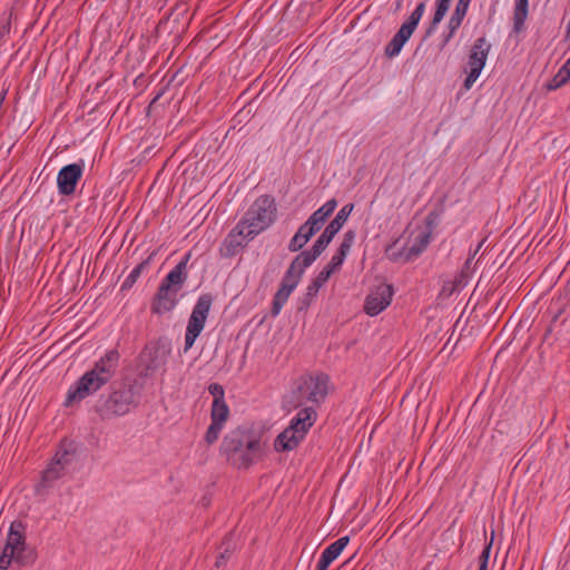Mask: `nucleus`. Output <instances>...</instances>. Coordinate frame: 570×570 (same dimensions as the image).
<instances>
[{"label": "nucleus", "instance_id": "obj_1", "mask_svg": "<svg viewBox=\"0 0 570 570\" xmlns=\"http://www.w3.org/2000/svg\"><path fill=\"white\" fill-rule=\"evenodd\" d=\"M117 346L125 355L121 384L96 404V412L102 420L127 414L139 404L142 392V347L139 335H124Z\"/></svg>", "mask_w": 570, "mask_h": 570}, {"label": "nucleus", "instance_id": "obj_2", "mask_svg": "<svg viewBox=\"0 0 570 570\" xmlns=\"http://www.w3.org/2000/svg\"><path fill=\"white\" fill-rule=\"evenodd\" d=\"M263 444L252 428L237 426L226 433L219 445V454L238 470L249 469L262 455Z\"/></svg>", "mask_w": 570, "mask_h": 570}, {"label": "nucleus", "instance_id": "obj_3", "mask_svg": "<svg viewBox=\"0 0 570 570\" xmlns=\"http://www.w3.org/2000/svg\"><path fill=\"white\" fill-rule=\"evenodd\" d=\"M277 219V205L275 197L268 194L261 195L249 206L243 218L236 224L239 234L246 232L248 240L266 230Z\"/></svg>", "mask_w": 570, "mask_h": 570}, {"label": "nucleus", "instance_id": "obj_4", "mask_svg": "<svg viewBox=\"0 0 570 570\" xmlns=\"http://www.w3.org/2000/svg\"><path fill=\"white\" fill-rule=\"evenodd\" d=\"M328 384L330 376L323 372L315 375L301 376L285 402L293 409L301 407L306 402L318 405L324 402L328 394Z\"/></svg>", "mask_w": 570, "mask_h": 570}, {"label": "nucleus", "instance_id": "obj_5", "mask_svg": "<svg viewBox=\"0 0 570 570\" xmlns=\"http://www.w3.org/2000/svg\"><path fill=\"white\" fill-rule=\"evenodd\" d=\"M317 419V412L312 407H303L291 420L289 425L281 432L274 442L277 452H287L296 449L305 439L309 429Z\"/></svg>", "mask_w": 570, "mask_h": 570}, {"label": "nucleus", "instance_id": "obj_6", "mask_svg": "<svg viewBox=\"0 0 570 570\" xmlns=\"http://www.w3.org/2000/svg\"><path fill=\"white\" fill-rule=\"evenodd\" d=\"M27 525L21 520H16L10 524L4 550L17 558V564L20 567L32 566L37 559V552L26 542Z\"/></svg>", "mask_w": 570, "mask_h": 570}, {"label": "nucleus", "instance_id": "obj_7", "mask_svg": "<svg viewBox=\"0 0 570 570\" xmlns=\"http://www.w3.org/2000/svg\"><path fill=\"white\" fill-rule=\"evenodd\" d=\"M353 209L354 204L348 203L338 210L336 216L330 222V224L325 227L323 233L315 240L312 248L309 250H306L305 262L307 264H313L314 261L326 249V247L333 240L335 235L341 230V228L346 223Z\"/></svg>", "mask_w": 570, "mask_h": 570}, {"label": "nucleus", "instance_id": "obj_8", "mask_svg": "<svg viewBox=\"0 0 570 570\" xmlns=\"http://www.w3.org/2000/svg\"><path fill=\"white\" fill-rule=\"evenodd\" d=\"M490 49L491 45L488 42L485 37H480L473 42L468 56L466 68L464 69L466 72V77L463 82L464 89L470 90L480 77L482 69L485 66Z\"/></svg>", "mask_w": 570, "mask_h": 570}, {"label": "nucleus", "instance_id": "obj_9", "mask_svg": "<svg viewBox=\"0 0 570 570\" xmlns=\"http://www.w3.org/2000/svg\"><path fill=\"white\" fill-rule=\"evenodd\" d=\"M425 11V2H420L410 17L404 21L391 41L385 46L384 55L387 58L396 57L404 45L417 28V24Z\"/></svg>", "mask_w": 570, "mask_h": 570}, {"label": "nucleus", "instance_id": "obj_10", "mask_svg": "<svg viewBox=\"0 0 570 570\" xmlns=\"http://www.w3.org/2000/svg\"><path fill=\"white\" fill-rule=\"evenodd\" d=\"M105 384L91 371L83 373L68 390L63 405L69 407L99 391Z\"/></svg>", "mask_w": 570, "mask_h": 570}, {"label": "nucleus", "instance_id": "obj_11", "mask_svg": "<svg viewBox=\"0 0 570 570\" xmlns=\"http://www.w3.org/2000/svg\"><path fill=\"white\" fill-rule=\"evenodd\" d=\"M230 415L226 401L213 402L210 407V424L204 434V442L207 446L215 444L225 428Z\"/></svg>", "mask_w": 570, "mask_h": 570}, {"label": "nucleus", "instance_id": "obj_12", "mask_svg": "<svg viewBox=\"0 0 570 570\" xmlns=\"http://www.w3.org/2000/svg\"><path fill=\"white\" fill-rule=\"evenodd\" d=\"M83 160L63 166L57 175L58 193L61 196H70L75 193L83 174Z\"/></svg>", "mask_w": 570, "mask_h": 570}, {"label": "nucleus", "instance_id": "obj_13", "mask_svg": "<svg viewBox=\"0 0 570 570\" xmlns=\"http://www.w3.org/2000/svg\"><path fill=\"white\" fill-rule=\"evenodd\" d=\"M146 351H148V363L145 366V376L148 374L147 371H156L166 364L167 357L171 352V341L166 336H161L145 345Z\"/></svg>", "mask_w": 570, "mask_h": 570}, {"label": "nucleus", "instance_id": "obj_14", "mask_svg": "<svg viewBox=\"0 0 570 570\" xmlns=\"http://www.w3.org/2000/svg\"><path fill=\"white\" fill-rule=\"evenodd\" d=\"M394 289L392 285L382 284L376 291L368 294L364 303V312L370 316H376L392 302Z\"/></svg>", "mask_w": 570, "mask_h": 570}, {"label": "nucleus", "instance_id": "obj_15", "mask_svg": "<svg viewBox=\"0 0 570 570\" xmlns=\"http://www.w3.org/2000/svg\"><path fill=\"white\" fill-rule=\"evenodd\" d=\"M120 352L118 348H110L95 362L90 370L97 377H101L104 384H108L115 376L119 366Z\"/></svg>", "mask_w": 570, "mask_h": 570}, {"label": "nucleus", "instance_id": "obj_16", "mask_svg": "<svg viewBox=\"0 0 570 570\" xmlns=\"http://www.w3.org/2000/svg\"><path fill=\"white\" fill-rule=\"evenodd\" d=\"M149 26H151V28L154 29V35H151V37L147 39L148 45L147 46L145 45V57L147 55L150 56L149 62L147 66L148 71L151 70L154 67H157V69L153 73V76H156L160 71L163 66L166 63L169 56L168 55L166 56L165 52L160 53L159 50L157 48H155V46L158 41V31H159L160 22H156V21L150 22L148 20L147 27H149Z\"/></svg>", "mask_w": 570, "mask_h": 570}, {"label": "nucleus", "instance_id": "obj_17", "mask_svg": "<svg viewBox=\"0 0 570 570\" xmlns=\"http://www.w3.org/2000/svg\"><path fill=\"white\" fill-rule=\"evenodd\" d=\"M190 256V252L185 254L181 261L163 279L160 284L161 287H166L169 291H176V293L180 289L188 276L187 264Z\"/></svg>", "mask_w": 570, "mask_h": 570}, {"label": "nucleus", "instance_id": "obj_18", "mask_svg": "<svg viewBox=\"0 0 570 570\" xmlns=\"http://www.w3.org/2000/svg\"><path fill=\"white\" fill-rule=\"evenodd\" d=\"M306 250L298 254L291 263L289 267L285 272L281 285L283 286H292L291 288L294 291L298 285L305 268L311 266L312 264H307L305 262Z\"/></svg>", "mask_w": 570, "mask_h": 570}, {"label": "nucleus", "instance_id": "obj_19", "mask_svg": "<svg viewBox=\"0 0 570 570\" xmlns=\"http://www.w3.org/2000/svg\"><path fill=\"white\" fill-rule=\"evenodd\" d=\"M58 463L59 462H50L42 471L41 479L35 487L37 495L47 494L48 490L53 488L55 483L66 474L62 468L57 465Z\"/></svg>", "mask_w": 570, "mask_h": 570}, {"label": "nucleus", "instance_id": "obj_20", "mask_svg": "<svg viewBox=\"0 0 570 570\" xmlns=\"http://www.w3.org/2000/svg\"><path fill=\"white\" fill-rule=\"evenodd\" d=\"M348 542L350 537L345 535L326 547L316 564V570H327L331 563L343 552Z\"/></svg>", "mask_w": 570, "mask_h": 570}, {"label": "nucleus", "instance_id": "obj_21", "mask_svg": "<svg viewBox=\"0 0 570 570\" xmlns=\"http://www.w3.org/2000/svg\"><path fill=\"white\" fill-rule=\"evenodd\" d=\"M176 291H169L159 286L157 295L151 304V312L155 314H164L175 308L177 304Z\"/></svg>", "mask_w": 570, "mask_h": 570}, {"label": "nucleus", "instance_id": "obj_22", "mask_svg": "<svg viewBox=\"0 0 570 570\" xmlns=\"http://www.w3.org/2000/svg\"><path fill=\"white\" fill-rule=\"evenodd\" d=\"M206 323V318H202L200 316L190 314L186 333H185V346L184 352L190 350L196 341V338L200 335L204 330Z\"/></svg>", "mask_w": 570, "mask_h": 570}, {"label": "nucleus", "instance_id": "obj_23", "mask_svg": "<svg viewBox=\"0 0 570 570\" xmlns=\"http://www.w3.org/2000/svg\"><path fill=\"white\" fill-rule=\"evenodd\" d=\"M328 281L323 274L318 273L307 286L305 294L298 299V311L307 309L316 297L320 288Z\"/></svg>", "mask_w": 570, "mask_h": 570}, {"label": "nucleus", "instance_id": "obj_24", "mask_svg": "<svg viewBox=\"0 0 570 570\" xmlns=\"http://www.w3.org/2000/svg\"><path fill=\"white\" fill-rule=\"evenodd\" d=\"M445 196H443L439 203L434 206V208L428 214L424 220L425 229L422 233H429V236L432 237L434 229L440 224V218L444 214L445 210Z\"/></svg>", "mask_w": 570, "mask_h": 570}, {"label": "nucleus", "instance_id": "obj_25", "mask_svg": "<svg viewBox=\"0 0 570 570\" xmlns=\"http://www.w3.org/2000/svg\"><path fill=\"white\" fill-rule=\"evenodd\" d=\"M529 13V0H517L513 12V32L520 33L524 30V22Z\"/></svg>", "mask_w": 570, "mask_h": 570}, {"label": "nucleus", "instance_id": "obj_26", "mask_svg": "<svg viewBox=\"0 0 570 570\" xmlns=\"http://www.w3.org/2000/svg\"><path fill=\"white\" fill-rule=\"evenodd\" d=\"M432 237L429 236V233H420L414 240V244L410 247H406V261H414L429 246Z\"/></svg>", "mask_w": 570, "mask_h": 570}, {"label": "nucleus", "instance_id": "obj_27", "mask_svg": "<svg viewBox=\"0 0 570 570\" xmlns=\"http://www.w3.org/2000/svg\"><path fill=\"white\" fill-rule=\"evenodd\" d=\"M451 4V0H436L435 1V11L433 18L430 22V26L426 29L425 37H430L438 28L439 23L445 17Z\"/></svg>", "mask_w": 570, "mask_h": 570}, {"label": "nucleus", "instance_id": "obj_28", "mask_svg": "<svg viewBox=\"0 0 570 570\" xmlns=\"http://www.w3.org/2000/svg\"><path fill=\"white\" fill-rule=\"evenodd\" d=\"M246 230H244L243 234L238 233V229H236V226L232 229V232L227 235V237L224 240V245L227 249L228 255H235L236 249L238 247H245L247 243H244L243 239L246 237Z\"/></svg>", "mask_w": 570, "mask_h": 570}, {"label": "nucleus", "instance_id": "obj_29", "mask_svg": "<svg viewBox=\"0 0 570 570\" xmlns=\"http://www.w3.org/2000/svg\"><path fill=\"white\" fill-rule=\"evenodd\" d=\"M291 287L292 286L281 285L278 291L275 293V295L273 297V302H272V308H271V315L273 317H276L281 313L283 306L286 304L289 295L293 292V289Z\"/></svg>", "mask_w": 570, "mask_h": 570}, {"label": "nucleus", "instance_id": "obj_30", "mask_svg": "<svg viewBox=\"0 0 570 570\" xmlns=\"http://www.w3.org/2000/svg\"><path fill=\"white\" fill-rule=\"evenodd\" d=\"M213 295L209 294V293H206V294H202L197 302H196V305L194 306L193 308V312L191 314L194 315H197V316H200L202 318H206L207 320V316L209 314V311H210V307H212V304H213Z\"/></svg>", "mask_w": 570, "mask_h": 570}, {"label": "nucleus", "instance_id": "obj_31", "mask_svg": "<svg viewBox=\"0 0 570 570\" xmlns=\"http://www.w3.org/2000/svg\"><path fill=\"white\" fill-rule=\"evenodd\" d=\"M219 549H222V551L219 552V554L216 559V562H215V567H217V568H220L222 566H224L235 550V547L232 542L230 533L224 537Z\"/></svg>", "mask_w": 570, "mask_h": 570}, {"label": "nucleus", "instance_id": "obj_32", "mask_svg": "<svg viewBox=\"0 0 570 570\" xmlns=\"http://www.w3.org/2000/svg\"><path fill=\"white\" fill-rule=\"evenodd\" d=\"M397 243L399 239H395L385 248L387 258L393 263H409L410 261H406V246L399 248Z\"/></svg>", "mask_w": 570, "mask_h": 570}, {"label": "nucleus", "instance_id": "obj_33", "mask_svg": "<svg viewBox=\"0 0 570 570\" xmlns=\"http://www.w3.org/2000/svg\"><path fill=\"white\" fill-rule=\"evenodd\" d=\"M570 81V71L562 66L558 72L548 81L546 88L549 91L557 90Z\"/></svg>", "mask_w": 570, "mask_h": 570}, {"label": "nucleus", "instance_id": "obj_34", "mask_svg": "<svg viewBox=\"0 0 570 570\" xmlns=\"http://www.w3.org/2000/svg\"><path fill=\"white\" fill-rule=\"evenodd\" d=\"M139 148V144L136 146L135 149H132L130 147V163H129V167L124 169L122 171V175H124V178H127L129 176V174L131 173H135V174H138L141 169V164H142V153L138 150Z\"/></svg>", "mask_w": 570, "mask_h": 570}, {"label": "nucleus", "instance_id": "obj_35", "mask_svg": "<svg viewBox=\"0 0 570 570\" xmlns=\"http://www.w3.org/2000/svg\"><path fill=\"white\" fill-rule=\"evenodd\" d=\"M337 207V200L332 198L327 200L323 206L316 209L312 216L315 217L316 220H322L323 224L327 220V218L333 214V212Z\"/></svg>", "mask_w": 570, "mask_h": 570}, {"label": "nucleus", "instance_id": "obj_36", "mask_svg": "<svg viewBox=\"0 0 570 570\" xmlns=\"http://www.w3.org/2000/svg\"><path fill=\"white\" fill-rule=\"evenodd\" d=\"M344 261H345L344 257H342L341 255L335 253L332 256L330 263L320 273L323 274L325 277H327L330 279L332 274L335 273L336 271H338L342 267Z\"/></svg>", "mask_w": 570, "mask_h": 570}, {"label": "nucleus", "instance_id": "obj_37", "mask_svg": "<svg viewBox=\"0 0 570 570\" xmlns=\"http://www.w3.org/2000/svg\"><path fill=\"white\" fill-rule=\"evenodd\" d=\"M471 3V0H459L456 6H455V9H454V12L452 13L451 18H452V22L454 23H462L466 13H468V9H469V6Z\"/></svg>", "mask_w": 570, "mask_h": 570}, {"label": "nucleus", "instance_id": "obj_38", "mask_svg": "<svg viewBox=\"0 0 570 570\" xmlns=\"http://www.w3.org/2000/svg\"><path fill=\"white\" fill-rule=\"evenodd\" d=\"M142 272V262L138 263L134 269L130 272V274L126 277V279L122 282L120 286V291L125 292L132 287V285L137 282L140 274Z\"/></svg>", "mask_w": 570, "mask_h": 570}, {"label": "nucleus", "instance_id": "obj_39", "mask_svg": "<svg viewBox=\"0 0 570 570\" xmlns=\"http://www.w3.org/2000/svg\"><path fill=\"white\" fill-rule=\"evenodd\" d=\"M71 453L68 450H59L56 455L52 458L51 462H59L57 465L61 466L66 472L67 466L71 462Z\"/></svg>", "mask_w": 570, "mask_h": 570}, {"label": "nucleus", "instance_id": "obj_40", "mask_svg": "<svg viewBox=\"0 0 570 570\" xmlns=\"http://www.w3.org/2000/svg\"><path fill=\"white\" fill-rule=\"evenodd\" d=\"M209 394L213 396V402L225 401V389L219 383H210L207 387Z\"/></svg>", "mask_w": 570, "mask_h": 570}, {"label": "nucleus", "instance_id": "obj_41", "mask_svg": "<svg viewBox=\"0 0 570 570\" xmlns=\"http://www.w3.org/2000/svg\"><path fill=\"white\" fill-rule=\"evenodd\" d=\"M307 242H304L303 235L295 233L288 244V250L292 253L301 250Z\"/></svg>", "mask_w": 570, "mask_h": 570}, {"label": "nucleus", "instance_id": "obj_42", "mask_svg": "<svg viewBox=\"0 0 570 570\" xmlns=\"http://www.w3.org/2000/svg\"><path fill=\"white\" fill-rule=\"evenodd\" d=\"M462 23H453L452 22V18H450L449 22H448V29H449V32L446 35H444L443 37V41L441 43V49H443L448 42L451 40V38L454 36V33L456 32V30L461 27Z\"/></svg>", "mask_w": 570, "mask_h": 570}, {"label": "nucleus", "instance_id": "obj_43", "mask_svg": "<svg viewBox=\"0 0 570 570\" xmlns=\"http://www.w3.org/2000/svg\"><path fill=\"white\" fill-rule=\"evenodd\" d=\"M12 562L17 563L16 556L12 554V557H11V553L3 549L2 553L0 556V569L1 570H7Z\"/></svg>", "mask_w": 570, "mask_h": 570}, {"label": "nucleus", "instance_id": "obj_44", "mask_svg": "<svg viewBox=\"0 0 570 570\" xmlns=\"http://www.w3.org/2000/svg\"><path fill=\"white\" fill-rule=\"evenodd\" d=\"M491 549H492V540L488 544H485L481 554L479 556V566H484L488 568Z\"/></svg>", "mask_w": 570, "mask_h": 570}, {"label": "nucleus", "instance_id": "obj_45", "mask_svg": "<svg viewBox=\"0 0 570 570\" xmlns=\"http://www.w3.org/2000/svg\"><path fill=\"white\" fill-rule=\"evenodd\" d=\"M306 225L308 226V229L311 232H313L314 234H316L318 230H321V228L323 227V223L322 220H316L315 217H313L312 215L308 217V219L305 222Z\"/></svg>", "mask_w": 570, "mask_h": 570}, {"label": "nucleus", "instance_id": "obj_46", "mask_svg": "<svg viewBox=\"0 0 570 570\" xmlns=\"http://www.w3.org/2000/svg\"><path fill=\"white\" fill-rule=\"evenodd\" d=\"M297 234L303 235L304 242H308L315 234L308 229V226L306 223L302 224L298 229Z\"/></svg>", "mask_w": 570, "mask_h": 570}, {"label": "nucleus", "instance_id": "obj_47", "mask_svg": "<svg viewBox=\"0 0 570 570\" xmlns=\"http://www.w3.org/2000/svg\"><path fill=\"white\" fill-rule=\"evenodd\" d=\"M355 237H356V232L353 229H350V230L345 232V234L343 235L342 242L345 244H348L352 247V245L354 244Z\"/></svg>", "mask_w": 570, "mask_h": 570}, {"label": "nucleus", "instance_id": "obj_48", "mask_svg": "<svg viewBox=\"0 0 570 570\" xmlns=\"http://www.w3.org/2000/svg\"><path fill=\"white\" fill-rule=\"evenodd\" d=\"M160 95H161V92H158V94L154 97V99L150 101V104L148 105V107H147V112H146V114H147V116H149V115L151 114V111H153V110H156V109L158 108V106H157V100L159 99Z\"/></svg>", "mask_w": 570, "mask_h": 570}, {"label": "nucleus", "instance_id": "obj_49", "mask_svg": "<svg viewBox=\"0 0 570 570\" xmlns=\"http://www.w3.org/2000/svg\"><path fill=\"white\" fill-rule=\"evenodd\" d=\"M350 249H351V246L348 244H345L342 242L340 247L337 248L336 253L338 255H341L342 257L346 258Z\"/></svg>", "mask_w": 570, "mask_h": 570}, {"label": "nucleus", "instance_id": "obj_50", "mask_svg": "<svg viewBox=\"0 0 570 570\" xmlns=\"http://www.w3.org/2000/svg\"><path fill=\"white\" fill-rule=\"evenodd\" d=\"M561 312H559L558 314H556L551 321V324L548 326V328L546 330L544 334H543V341H547L549 335L552 333V325L558 321V317L560 315Z\"/></svg>", "mask_w": 570, "mask_h": 570}, {"label": "nucleus", "instance_id": "obj_51", "mask_svg": "<svg viewBox=\"0 0 570 570\" xmlns=\"http://www.w3.org/2000/svg\"><path fill=\"white\" fill-rule=\"evenodd\" d=\"M455 289V286L453 283L449 282V283H445L442 287V291L441 293L443 294H448V295H451Z\"/></svg>", "mask_w": 570, "mask_h": 570}, {"label": "nucleus", "instance_id": "obj_52", "mask_svg": "<svg viewBox=\"0 0 570 570\" xmlns=\"http://www.w3.org/2000/svg\"><path fill=\"white\" fill-rule=\"evenodd\" d=\"M563 292L566 297H570V279L567 282Z\"/></svg>", "mask_w": 570, "mask_h": 570}, {"label": "nucleus", "instance_id": "obj_53", "mask_svg": "<svg viewBox=\"0 0 570 570\" xmlns=\"http://www.w3.org/2000/svg\"><path fill=\"white\" fill-rule=\"evenodd\" d=\"M481 245H482V244H479V246H478V248L475 249V252H474V254H473V255H475V254H476V252L479 250V248L481 247ZM473 257H474V256H472V257L468 258V261L465 262L464 266H465L466 268H469L470 263H471V261H472V258H473Z\"/></svg>", "mask_w": 570, "mask_h": 570}, {"label": "nucleus", "instance_id": "obj_54", "mask_svg": "<svg viewBox=\"0 0 570 570\" xmlns=\"http://www.w3.org/2000/svg\"><path fill=\"white\" fill-rule=\"evenodd\" d=\"M142 81V73L138 75L135 79V85H138Z\"/></svg>", "mask_w": 570, "mask_h": 570}, {"label": "nucleus", "instance_id": "obj_55", "mask_svg": "<svg viewBox=\"0 0 570 570\" xmlns=\"http://www.w3.org/2000/svg\"><path fill=\"white\" fill-rule=\"evenodd\" d=\"M155 132H156V139H157V138H159V137H160V135H161L160 130H159L158 128H156V129L151 132V135H154Z\"/></svg>", "mask_w": 570, "mask_h": 570}, {"label": "nucleus", "instance_id": "obj_56", "mask_svg": "<svg viewBox=\"0 0 570 570\" xmlns=\"http://www.w3.org/2000/svg\"><path fill=\"white\" fill-rule=\"evenodd\" d=\"M10 31V23H7L4 27H3V33H8Z\"/></svg>", "mask_w": 570, "mask_h": 570}, {"label": "nucleus", "instance_id": "obj_57", "mask_svg": "<svg viewBox=\"0 0 570 570\" xmlns=\"http://www.w3.org/2000/svg\"><path fill=\"white\" fill-rule=\"evenodd\" d=\"M154 147H156V144H154L153 146H148L147 148H145V154H148Z\"/></svg>", "mask_w": 570, "mask_h": 570}, {"label": "nucleus", "instance_id": "obj_58", "mask_svg": "<svg viewBox=\"0 0 570 570\" xmlns=\"http://www.w3.org/2000/svg\"><path fill=\"white\" fill-rule=\"evenodd\" d=\"M153 255H154V253L147 259L144 261L145 265L153 258Z\"/></svg>", "mask_w": 570, "mask_h": 570}, {"label": "nucleus", "instance_id": "obj_59", "mask_svg": "<svg viewBox=\"0 0 570 570\" xmlns=\"http://www.w3.org/2000/svg\"><path fill=\"white\" fill-rule=\"evenodd\" d=\"M478 570H488V568H487V567H484V566H479V569H478Z\"/></svg>", "mask_w": 570, "mask_h": 570}, {"label": "nucleus", "instance_id": "obj_60", "mask_svg": "<svg viewBox=\"0 0 570 570\" xmlns=\"http://www.w3.org/2000/svg\"><path fill=\"white\" fill-rule=\"evenodd\" d=\"M401 7V0L397 2L396 8Z\"/></svg>", "mask_w": 570, "mask_h": 570}, {"label": "nucleus", "instance_id": "obj_61", "mask_svg": "<svg viewBox=\"0 0 570 570\" xmlns=\"http://www.w3.org/2000/svg\"><path fill=\"white\" fill-rule=\"evenodd\" d=\"M153 188H154V185H151V187H149L148 194L153 190Z\"/></svg>", "mask_w": 570, "mask_h": 570}]
</instances>
